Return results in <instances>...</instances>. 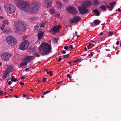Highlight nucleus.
Wrapping results in <instances>:
<instances>
[{
    "mask_svg": "<svg viewBox=\"0 0 121 121\" xmlns=\"http://www.w3.org/2000/svg\"><path fill=\"white\" fill-rule=\"evenodd\" d=\"M17 2L15 4L16 5L22 10L30 13H35L38 11V9L41 5V4L39 2L34 3L32 8L30 9V4L28 3L24 0H14Z\"/></svg>",
    "mask_w": 121,
    "mask_h": 121,
    "instance_id": "obj_1",
    "label": "nucleus"
},
{
    "mask_svg": "<svg viewBox=\"0 0 121 121\" xmlns=\"http://www.w3.org/2000/svg\"><path fill=\"white\" fill-rule=\"evenodd\" d=\"M51 47L49 44L44 42L40 45L39 51L42 56H44L51 52Z\"/></svg>",
    "mask_w": 121,
    "mask_h": 121,
    "instance_id": "obj_2",
    "label": "nucleus"
},
{
    "mask_svg": "<svg viewBox=\"0 0 121 121\" xmlns=\"http://www.w3.org/2000/svg\"><path fill=\"white\" fill-rule=\"evenodd\" d=\"M14 24L16 29L17 30V31H15V32H17V30L21 31H23L26 29L25 25L22 22L16 21L14 23Z\"/></svg>",
    "mask_w": 121,
    "mask_h": 121,
    "instance_id": "obj_3",
    "label": "nucleus"
},
{
    "mask_svg": "<svg viewBox=\"0 0 121 121\" xmlns=\"http://www.w3.org/2000/svg\"><path fill=\"white\" fill-rule=\"evenodd\" d=\"M4 7L7 12L9 13H13L16 10L15 6L9 3L5 4Z\"/></svg>",
    "mask_w": 121,
    "mask_h": 121,
    "instance_id": "obj_4",
    "label": "nucleus"
},
{
    "mask_svg": "<svg viewBox=\"0 0 121 121\" xmlns=\"http://www.w3.org/2000/svg\"><path fill=\"white\" fill-rule=\"evenodd\" d=\"M6 41L9 45L12 46L15 45L17 43L16 40L11 36L7 37L6 38Z\"/></svg>",
    "mask_w": 121,
    "mask_h": 121,
    "instance_id": "obj_5",
    "label": "nucleus"
},
{
    "mask_svg": "<svg viewBox=\"0 0 121 121\" xmlns=\"http://www.w3.org/2000/svg\"><path fill=\"white\" fill-rule=\"evenodd\" d=\"M29 42L28 40H26L22 42L19 47V49L22 50H26L28 47Z\"/></svg>",
    "mask_w": 121,
    "mask_h": 121,
    "instance_id": "obj_6",
    "label": "nucleus"
},
{
    "mask_svg": "<svg viewBox=\"0 0 121 121\" xmlns=\"http://www.w3.org/2000/svg\"><path fill=\"white\" fill-rule=\"evenodd\" d=\"M67 12L70 14L75 15L78 12L77 10L74 7L71 6L66 8Z\"/></svg>",
    "mask_w": 121,
    "mask_h": 121,
    "instance_id": "obj_7",
    "label": "nucleus"
},
{
    "mask_svg": "<svg viewBox=\"0 0 121 121\" xmlns=\"http://www.w3.org/2000/svg\"><path fill=\"white\" fill-rule=\"evenodd\" d=\"M1 57L2 60L5 61H8L9 58L12 56V54L7 52H3L1 55Z\"/></svg>",
    "mask_w": 121,
    "mask_h": 121,
    "instance_id": "obj_8",
    "label": "nucleus"
},
{
    "mask_svg": "<svg viewBox=\"0 0 121 121\" xmlns=\"http://www.w3.org/2000/svg\"><path fill=\"white\" fill-rule=\"evenodd\" d=\"M61 27V26L60 25H57L56 26H55L50 32L54 35L56 33L59 32Z\"/></svg>",
    "mask_w": 121,
    "mask_h": 121,
    "instance_id": "obj_9",
    "label": "nucleus"
},
{
    "mask_svg": "<svg viewBox=\"0 0 121 121\" xmlns=\"http://www.w3.org/2000/svg\"><path fill=\"white\" fill-rule=\"evenodd\" d=\"M78 10L81 14H83L87 13L88 9L86 7L82 5V6L78 7Z\"/></svg>",
    "mask_w": 121,
    "mask_h": 121,
    "instance_id": "obj_10",
    "label": "nucleus"
},
{
    "mask_svg": "<svg viewBox=\"0 0 121 121\" xmlns=\"http://www.w3.org/2000/svg\"><path fill=\"white\" fill-rule=\"evenodd\" d=\"M106 5L108 10L110 11H112L113 9V7L116 3L115 1H113L111 2L109 4V5H107L105 2Z\"/></svg>",
    "mask_w": 121,
    "mask_h": 121,
    "instance_id": "obj_11",
    "label": "nucleus"
},
{
    "mask_svg": "<svg viewBox=\"0 0 121 121\" xmlns=\"http://www.w3.org/2000/svg\"><path fill=\"white\" fill-rule=\"evenodd\" d=\"M81 19V18L79 17H75L71 20L70 23H74L75 22H78Z\"/></svg>",
    "mask_w": 121,
    "mask_h": 121,
    "instance_id": "obj_12",
    "label": "nucleus"
},
{
    "mask_svg": "<svg viewBox=\"0 0 121 121\" xmlns=\"http://www.w3.org/2000/svg\"><path fill=\"white\" fill-rule=\"evenodd\" d=\"M82 5L86 7H89L91 5V1L87 0L82 2Z\"/></svg>",
    "mask_w": 121,
    "mask_h": 121,
    "instance_id": "obj_13",
    "label": "nucleus"
},
{
    "mask_svg": "<svg viewBox=\"0 0 121 121\" xmlns=\"http://www.w3.org/2000/svg\"><path fill=\"white\" fill-rule=\"evenodd\" d=\"M35 57L34 56H27L24 59L25 60L27 61V62H30Z\"/></svg>",
    "mask_w": 121,
    "mask_h": 121,
    "instance_id": "obj_14",
    "label": "nucleus"
},
{
    "mask_svg": "<svg viewBox=\"0 0 121 121\" xmlns=\"http://www.w3.org/2000/svg\"><path fill=\"white\" fill-rule=\"evenodd\" d=\"M45 6L47 8L50 7L52 4V2L50 1H45L44 2Z\"/></svg>",
    "mask_w": 121,
    "mask_h": 121,
    "instance_id": "obj_15",
    "label": "nucleus"
},
{
    "mask_svg": "<svg viewBox=\"0 0 121 121\" xmlns=\"http://www.w3.org/2000/svg\"><path fill=\"white\" fill-rule=\"evenodd\" d=\"M44 32H41L38 34V39H40L42 37L43 35Z\"/></svg>",
    "mask_w": 121,
    "mask_h": 121,
    "instance_id": "obj_16",
    "label": "nucleus"
},
{
    "mask_svg": "<svg viewBox=\"0 0 121 121\" xmlns=\"http://www.w3.org/2000/svg\"><path fill=\"white\" fill-rule=\"evenodd\" d=\"M56 5L58 8L60 9L62 7V5L61 3L59 1H56Z\"/></svg>",
    "mask_w": 121,
    "mask_h": 121,
    "instance_id": "obj_17",
    "label": "nucleus"
},
{
    "mask_svg": "<svg viewBox=\"0 0 121 121\" xmlns=\"http://www.w3.org/2000/svg\"><path fill=\"white\" fill-rule=\"evenodd\" d=\"M13 68L11 65H9L8 68L7 69L6 71L9 73L10 72L12 71Z\"/></svg>",
    "mask_w": 121,
    "mask_h": 121,
    "instance_id": "obj_18",
    "label": "nucleus"
},
{
    "mask_svg": "<svg viewBox=\"0 0 121 121\" xmlns=\"http://www.w3.org/2000/svg\"><path fill=\"white\" fill-rule=\"evenodd\" d=\"M9 73L7 72V71H5L4 73V74L3 78L4 79L7 78L9 75Z\"/></svg>",
    "mask_w": 121,
    "mask_h": 121,
    "instance_id": "obj_19",
    "label": "nucleus"
},
{
    "mask_svg": "<svg viewBox=\"0 0 121 121\" xmlns=\"http://www.w3.org/2000/svg\"><path fill=\"white\" fill-rule=\"evenodd\" d=\"M35 48L33 46H31L29 48V52H33L35 51Z\"/></svg>",
    "mask_w": 121,
    "mask_h": 121,
    "instance_id": "obj_20",
    "label": "nucleus"
},
{
    "mask_svg": "<svg viewBox=\"0 0 121 121\" xmlns=\"http://www.w3.org/2000/svg\"><path fill=\"white\" fill-rule=\"evenodd\" d=\"M106 7V6L105 5H102L100 6L99 8L101 10H104L105 11L107 9Z\"/></svg>",
    "mask_w": 121,
    "mask_h": 121,
    "instance_id": "obj_21",
    "label": "nucleus"
},
{
    "mask_svg": "<svg viewBox=\"0 0 121 121\" xmlns=\"http://www.w3.org/2000/svg\"><path fill=\"white\" fill-rule=\"evenodd\" d=\"M93 12L96 14L97 16H99L100 15L99 12L98 10L95 9L93 10Z\"/></svg>",
    "mask_w": 121,
    "mask_h": 121,
    "instance_id": "obj_22",
    "label": "nucleus"
},
{
    "mask_svg": "<svg viewBox=\"0 0 121 121\" xmlns=\"http://www.w3.org/2000/svg\"><path fill=\"white\" fill-rule=\"evenodd\" d=\"M28 62L27 61H24L23 62L20 64V65L21 66H23L24 65H27Z\"/></svg>",
    "mask_w": 121,
    "mask_h": 121,
    "instance_id": "obj_23",
    "label": "nucleus"
},
{
    "mask_svg": "<svg viewBox=\"0 0 121 121\" xmlns=\"http://www.w3.org/2000/svg\"><path fill=\"white\" fill-rule=\"evenodd\" d=\"M99 20H95L94 21V22L95 24L96 25H99L100 22H99Z\"/></svg>",
    "mask_w": 121,
    "mask_h": 121,
    "instance_id": "obj_24",
    "label": "nucleus"
},
{
    "mask_svg": "<svg viewBox=\"0 0 121 121\" xmlns=\"http://www.w3.org/2000/svg\"><path fill=\"white\" fill-rule=\"evenodd\" d=\"M3 22L5 24H9V22L6 19L4 20L3 21Z\"/></svg>",
    "mask_w": 121,
    "mask_h": 121,
    "instance_id": "obj_25",
    "label": "nucleus"
},
{
    "mask_svg": "<svg viewBox=\"0 0 121 121\" xmlns=\"http://www.w3.org/2000/svg\"><path fill=\"white\" fill-rule=\"evenodd\" d=\"M33 55L36 56V57H39L40 56V55L37 52H35Z\"/></svg>",
    "mask_w": 121,
    "mask_h": 121,
    "instance_id": "obj_26",
    "label": "nucleus"
},
{
    "mask_svg": "<svg viewBox=\"0 0 121 121\" xmlns=\"http://www.w3.org/2000/svg\"><path fill=\"white\" fill-rule=\"evenodd\" d=\"M82 61V59L81 58H78L76 59V60H75L73 62L74 63L76 62L77 61H79L80 62H81Z\"/></svg>",
    "mask_w": 121,
    "mask_h": 121,
    "instance_id": "obj_27",
    "label": "nucleus"
},
{
    "mask_svg": "<svg viewBox=\"0 0 121 121\" xmlns=\"http://www.w3.org/2000/svg\"><path fill=\"white\" fill-rule=\"evenodd\" d=\"M40 26V25L38 24L35 26L33 30H36Z\"/></svg>",
    "mask_w": 121,
    "mask_h": 121,
    "instance_id": "obj_28",
    "label": "nucleus"
},
{
    "mask_svg": "<svg viewBox=\"0 0 121 121\" xmlns=\"http://www.w3.org/2000/svg\"><path fill=\"white\" fill-rule=\"evenodd\" d=\"M50 12L52 14H55V10L53 9H50Z\"/></svg>",
    "mask_w": 121,
    "mask_h": 121,
    "instance_id": "obj_29",
    "label": "nucleus"
},
{
    "mask_svg": "<svg viewBox=\"0 0 121 121\" xmlns=\"http://www.w3.org/2000/svg\"><path fill=\"white\" fill-rule=\"evenodd\" d=\"M47 74H50V75L51 76H52V72L51 71H49V72H47Z\"/></svg>",
    "mask_w": 121,
    "mask_h": 121,
    "instance_id": "obj_30",
    "label": "nucleus"
},
{
    "mask_svg": "<svg viewBox=\"0 0 121 121\" xmlns=\"http://www.w3.org/2000/svg\"><path fill=\"white\" fill-rule=\"evenodd\" d=\"M10 79L11 81L12 82H16L17 80V79L16 78H15L13 80L12 79Z\"/></svg>",
    "mask_w": 121,
    "mask_h": 121,
    "instance_id": "obj_31",
    "label": "nucleus"
},
{
    "mask_svg": "<svg viewBox=\"0 0 121 121\" xmlns=\"http://www.w3.org/2000/svg\"><path fill=\"white\" fill-rule=\"evenodd\" d=\"M63 57L64 58H66L67 57H69V54H67V55H64L63 56Z\"/></svg>",
    "mask_w": 121,
    "mask_h": 121,
    "instance_id": "obj_32",
    "label": "nucleus"
},
{
    "mask_svg": "<svg viewBox=\"0 0 121 121\" xmlns=\"http://www.w3.org/2000/svg\"><path fill=\"white\" fill-rule=\"evenodd\" d=\"M42 30V29L40 28L36 30L37 32L39 33L41 32V31Z\"/></svg>",
    "mask_w": 121,
    "mask_h": 121,
    "instance_id": "obj_33",
    "label": "nucleus"
},
{
    "mask_svg": "<svg viewBox=\"0 0 121 121\" xmlns=\"http://www.w3.org/2000/svg\"><path fill=\"white\" fill-rule=\"evenodd\" d=\"M95 4L96 5H98L99 4V2H98L96 0H95Z\"/></svg>",
    "mask_w": 121,
    "mask_h": 121,
    "instance_id": "obj_34",
    "label": "nucleus"
},
{
    "mask_svg": "<svg viewBox=\"0 0 121 121\" xmlns=\"http://www.w3.org/2000/svg\"><path fill=\"white\" fill-rule=\"evenodd\" d=\"M49 92L50 93V92L49 91H47L46 92H43V95H45Z\"/></svg>",
    "mask_w": 121,
    "mask_h": 121,
    "instance_id": "obj_35",
    "label": "nucleus"
},
{
    "mask_svg": "<svg viewBox=\"0 0 121 121\" xmlns=\"http://www.w3.org/2000/svg\"><path fill=\"white\" fill-rule=\"evenodd\" d=\"M0 28L1 30L3 31H4V32L5 31V30H4V26H1L0 27Z\"/></svg>",
    "mask_w": 121,
    "mask_h": 121,
    "instance_id": "obj_36",
    "label": "nucleus"
},
{
    "mask_svg": "<svg viewBox=\"0 0 121 121\" xmlns=\"http://www.w3.org/2000/svg\"><path fill=\"white\" fill-rule=\"evenodd\" d=\"M69 49H70V48L71 49H73V47L72 45H70L69 47Z\"/></svg>",
    "mask_w": 121,
    "mask_h": 121,
    "instance_id": "obj_37",
    "label": "nucleus"
},
{
    "mask_svg": "<svg viewBox=\"0 0 121 121\" xmlns=\"http://www.w3.org/2000/svg\"><path fill=\"white\" fill-rule=\"evenodd\" d=\"M67 77L68 78H72V76L70 74H67Z\"/></svg>",
    "mask_w": 121,
    "mask_h": 121,
    "instance_id": "obj_38",
    "label": "nucleus"
},
{
    "mask_svg": "<svg viewBox=\"0 0 121 121\" xmlns=\"http://www.w3.org/2000/svg\"><path fill=\"white\" fill-rule=\"evenodd\" d=\"M41 25L40 26V27H44V24L43 23H41Z\"/></svg>",
    "mask_w": 121,
    "mask_h": 121,
    "instance_id": "obj_39",
    "label": "nucleus"
},
{
    "mask_svg": "<svg viewBox=\"0 0 121 121\" xmlns=\"http://www.w3.org/2000/svg\"><path fill=\"white\" fill-rule=\"evenodd\" d=\"M92 44H91V43H89V45H88L87 46V48L88 49H90V47L91 46V45Z\"/></svg>",
    "mask_w": 121,
    "mask_h": 121,
    "instance_id": "obj_40",
    "label": "nucleus"
},
{
    "mask_svg": "<svg viewBox=\"0 0 121 121\" xmlns=\"http://www.w3.org/2000/svg\"><path fill=\"white\" fill-rule=\"evenodd\" d=\"M77 31H75V34H73V36H77Z\"/></svg>",
    "mask_w": 121,
    "mask_h": 121,
    "instance_id": "obj_41",
    "label": "nucleus"
},
{
    "mask_svg": "<svg viewBox=\"0 0 121 121\" xmlns=\"http://www.w3.org/2000/svg\"><path fill=\"white\" fill-rule=\"evenodd\" d=\"M46 81V79L45 78H43V82H45Z\"/></svg>",
    "mask_w": 121,
    "mask_h": 121,
    "instance_id": "obj_42",
    "label": "nucleus"
},
{
    "mask_svg": "<svg viewBox=\"0 0 121 121\" xmlns=\"http://www.w3.org/2000/svg\"><path fill=\"white\" fill-rule=\"evenodd\" d=\"M117 10L119 12H121V10L120 8H118L116 10V11H117Z\"/></svg>",
    "mask_w": 121,
    "mask_h": 121,
    "instance_id": "obj_43",
    "label": "nucleus"
},
{
    "mask_svg": "<svg viewBox=\"0 0 121 121\" xmlns=\"http://www.w3.org/2000/svg\"><path fill=\"white\" fill-rule=\"evenodd\" d=\"M27 37V36H26V35L24 36H23V38L24 39H26V38Z\"/></svg>",
    "mask_w": 121,
    "mask_h": 121,
    "instance_id": "obj_44",
    "label": "nucleus"
},
{
    "mask_svg": "<svg viewBox=\"0 0 121 121\" xmlns=\"http://www.w3.org/2000/svg\"><path fill=\"white\" fill-rule=\"evenodd\" d=\"M3 94V91H0V95H2Z\"/></svg>",
    "mask_w": 121,
    "mask_h": 121,
    "instance_id": "obj_45",
    "label": "nucleus"
},
{
    "mask_svg": "<svg viewBox=\"0 0 121 121\" xmlns=\"http://www.w3.org/2000/svg\"><path fill=\"white\" fill-rule=\"evenodd\" d=\"M20 83L21 84L22 86H23L24 85V83H22L21 81L20 82Z\"/></svg>",
    "mask_w": 121,
    "mask_h": 121,
    "instance_id": "obj_46",
    "label": "nucleus"
},
{
    "mask_svg": "<svg viewBox=\"0 0 121 121\" xmlns=\"http://www.w3.org/2000/svg\"><path fill=\"white\" fill-rule=\"evenodd\" d=\"M62 60V58H60L58 60V62Z\"/></svg>",
    "mask_w": 121,
    "mask_h": 121,
    "instance_id": "obj_47",
    "label": "nucleus"
},
{
    "mask_svg": "<svg viewBox=\"0 0 121 121\" xmlns=\"http://www.w3.org/2000/svg\"><path fill=\"white\" fill-rule=\"evenodd\" d=\"M68 47L67 46H65L64 47V49H65L67 50L68 49Z\"/></svg>",
    "mask_w": 121,
    "mask_h": 121,
    "instance_id": "obj_48",
    "label": "nucleus"
},
{
    "mask_svg": "<svg viewBox=\"0 0 121 121\" xmlns=\"http://www.w3.org/2000/svg\"><path fill=\"white\" fill-rule=\"evenodd\" d=\"M12 83V82L11 81H9V82L8 84L9 85H10Z\"/></svg>",
    "mask_w": 121,
    "mask_h": 121,
    "instance_id": "obj_49",
    "label": "nucleus"
},
{
    "mask_svg": "<svg viewBox=\"0 0 121 121\" xmlns=\"http://www.w3.org/2000/svg\"><path fill=\"white\" fill-rule=\"evenodd\" d=\"M62 53L64 54H65L66 53V52L65 50H63L62 51Z\"/></svg>",
    "mask_w": 121,
    "mask_h": 121,
    "instance_id": "obj_50",
    "label": "nucleus"
},
{
    "mask_svg": "<svg viewBox=\"0 0 121 121\" xmlns=\"http://www.w3.org/2000/svg\"><path fill=\"white\" fill-rule=\"evenodd\" d=\"M119 41H117L116 43V44L117 45H118L119 44Z\"/></svg>",
    "mask_w": 121,
    "mask_h": 121,
    "instance_id": "obj_51",
    "label": "nucleus"
},
{
    "mask_svg": "<svg viewBox=\"0 0 121 121\" xmlns=\"http://www.w3.org/2000/svg\"><path fill=\"white\" fill-rule=\"evenodd\" d=\"M29 70V68H27L25 69V71H27Z\"/></svg>",
    "mask_w": 121,
    "mask_h": 121,
    "instance_id": "obj_52",
    "label": "nucleus"
},
{
    "mask_svg": "<svg viewBox=\"0 0 121 121\" xmlns=\"http://www.w3.org/2000/svg\"><path fill=\"white\" fill-rule=\"evenodd\" d=\"M103 34H104V33L103 32H101V33H100L99 35H103Z\"/></svg>",
    "mask_w": 121,
    "mask_h": 121,
    "instance_id": "obj_53",
    "label": "nucleus"
},
{
    "mask_svg": "<svg viewBox=\"0 0 121 121\" xmlns=\"http://www.w3.org/2000/svg\"><path fill=\"white\" fill-rule=\"evenodd\" d=\"M14 97L16 98H18V96L17 95H14Z\"/></svg>",
    "mask_w": 121,
    "mask_h": 121,
    "instance_id": "obj_54",
    "label": "nucleus"
},
{
    "mask_svg": "<svg viewBox=\"0 0 121 121\" xmlns=\"http://www.w3.org/2000/svg\"><path fill=\"white\" fill-rule=\"evenodd\" d=\"M22 95L24 96V97H26V95H25L24 94H23Z\"/></svg>",
    "mask_w": 121,
    "mask_h": 121,
    "instance_id": "obj_55",
    "label": "nucleus"
},
{
    "mask_svg": "<svg viewBox=\"0 0 121 121\" xmlns=\"http://www.w3.org/2000/svg\"><path fill=\"white\" fill-rule=\"evenodd\" d=\"M21 79H24L25 78V77L24 76H22L21 77Z\"/></svg>",
    "mask_w": 121,
    "mask_h": 121,
    "instance_id": "obj_56",
    "label": "nucleus"
},
{
    "mask_svg": "<svg viewBox=\"0 0 121 121\" xmlns=\"http://www.w3.org/2000/svg\"><path fill=\"white\" fill-rule=\"evenodd\" d=\"M48 69H44V71L45 72H48Z\"/></svg>",
    "mask_w": 121,
    "mask_h": 121,
    "instance_id": "obj_57",
    "label": "nucleus"
},
{
    "mask_svg": "<svg viewBox=\"0 0 121 121\" xmlns=\"http://www.w3.org/2000/svg\"><path fill=\"white\" fill-rule=\"evenodd\" d=\"M9 90L10 91H13V90L12 89H9Z\"/></svg>",
    "mask_w": 121,
    "mask_h": 121,
    "instance_id": "obj_58",
    "label": "nucleus"
},
{
    "mask_svg": "<svg viewBox=\"0 0 121 121\" xmlns=\"http://www.w3.org/2000/svg\"><path fill=\"white\" fill-rule=\"evenodd\" d=\"M93 52H91L90 53V54L91 55V56H93Z\"/></svg>",
    "mask_w": 121,
    "mask_h": 121,
    "instance_id": "obj_59",
    "label": "nucleus"
},
{
    "mask_svg": "<svg viewBox=\"0 0 121 121\" xmlns=\"http://www.w3.org/2000/svg\"><path fill=\"white\" fill-rule=\"evenodd\" d=\"M12 78H11L10 79H12V80L15 78L13 76H12Z\"/></svg>",
    "mask_w": 121,
    "mask_h": 121,
    "instance_id": "obj_60",
    "label": "nucleus"
},
{
    "mask_svg": "<svg viewBox=\"0 0 121 121\" xmlns=\"http://www.w3.org/2000/svg\"><path fill=\"white\" fill-rule=\"evenodd\" d=\"M112 33V32H109L108 34L109 35H110Z\"/></svg>",
    "mask_w": 121,
    "mask_h": 121,
    "instance_id": "obj_61",
    "label": "nucleus"
},
{
    "mask_svg": "<svg viewBox=\"0 0 121 121\" xmlns=\"http://www.w3.org/2000/svg\"><path fill=\"white\" fill-rule=\"evenodd\" d=\"M119 51H118L116 52V53L117 54H118Z\"/></svg>",
    "mask_w": 121,
    "mask_h": 121,
    "instance_id": "obj_62",
    "label": "nucleus"
},
{
    "mask_svg": "<svg viewBox=\"0 0 121 121\" xmlns=\"http://www.w3.org/2000/svg\"><path fill=\"white\" fill-rule=\"evenodd\" d=\"M62 83V82H57V83L58 84H59Z\"/></svg>",
    "mask_w": 121,
    "mask_h": 121,
    "instance_id": "obj_63",
    "label": "nucleus"
},
{
    "mask_svg": "<svg viewBox=\"0 0 121 121\" xmlns=\"http://www.w3.org/2000/svg\"><path fill=\"white\" fill-rule=\"evenodd\" d=\"M84 50H85L86 51V50H87V48L86 47H85L84 48Z\"/></svg>",
    "mask_w": 121,
    "mask_h": 121,
    "instance_id": "obj_64",
    "label": "nucleus"
}]
</instances>
